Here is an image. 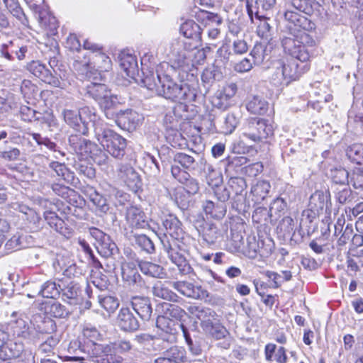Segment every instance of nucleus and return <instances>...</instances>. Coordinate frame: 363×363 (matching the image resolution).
<instances>
[{
    "mask_svg": "<svg viewBox=\"0 0 363 363\" xmlns=\"http://www.w3.org/2000/svg\"><path fill=\"white\" fill-rule=\"evenodd\" d=\"M95 137L101 145L115 158H122L125 152L126 140L101 124L94 127Z\"/></svg>",
    "mask_w": 363,
    "mask_h": 363,
    "instance_id": "39448f33",
    "label": "nucleus"
},
{
    "mask_svg": "<svg viewBox=\"0 0 363 363\" xmlns=\"http://www.w3.org/2000/svg\"><path fill=\"white\" fill-rule=\"evenodd\" d=\"M113 118L116 124L123 130L132 131L135 130L141 121V116L138 112L132 109L121 110L113 113Z\"/></svg>",
    "mask_w": 363,
    "mask_h": 363,
    "instance_id": "2eb2a0df",
    "label": "nucleus"
},
{
    "mask_svg": "<svg viewBox=\"0 0 363 363\" xmlns=\"http://www.w3.org/2000/svg\"><path fill=\"white\" fill-rule=\"evenodd\" d=\"M255 16L259 21L257 23L258 35L262 38H267L272 29V26L269 23L270 19L265 17H261L259 16L258 12H256Z\"/></svg>",
    "mask_w": 363,
    "mask_h": 363,
    "instance_id": "3c124183",
    "label": "nucleus"
},
{
    "mask_svg": "<svg viewBox=\"0 0 363 363\" xmlns=\"http://www.w3.org/2000/svg\"><path fill=\"white\" fill-rule=\"evenodd\" d=\"M62 284L60 293H62L64 300H67L69 304H76L80 294L79 286L74 281H69L65 284L63 281H60Z\"/></svg>",
    "mask_w": 363,
    "mask_h": 363,
    "instance_id": "cd10ccee",
    "label": "nucleus"
},
{
    "mask_svg": "<svg viewBox=\"0 0 363 363\" xmlns=\"http://www.w3.org/2000/svg\"><path fill=\"white\" fill-rule=\"evenodd\" d=\"M125 220L128 226L133 229H144L149 226L145 213L139 208L130 206L127 208Z\"/></svg>",
    "mask_w": 363,
    "mask_h": 363,
    "instance_id": "6ab92c4d",
    "label": "nucleus"
},
{
    "mask_svg": "<svg viewBox=\"0 0 363 363\" xmlns=\"http://www.w3.org/2000/svg\"><path fill=\"white\" fill-rule=\"evenodd\" d=\"M259 247L255 236H249L247 238V245L242 247V252L250 259L257 257L259 253Z\"/></svg>",
    "mask_w": 363,
    "mask_h": 363,
    "instance_id": "a18cd8bd",
    "label": "nucleus"
},
{
    "mask_svg": "<svg viewBox=\"0 0 363 363\" xmlns=\"http://www.w3.org/2000/svg\"><path fill=\"white\" fill-rule=\"evenodd\" d=\"M186 361V352L182 347H172L154 360V363H183Z\"/></svg>",
    "mask_w": 363,
    "mask_h": 363,
    "instance_id": "5701e85b",
    "label": "nucleus"
},
{
    "mask_svg": "<svg viewBox=\"0 0 363 363\" xmlns=\"http://www.w3.org/2000/svg\"><path fill=\"white\" fill-rule=\"evenodd\" d=\"M138 265L140 271L144 274L150 277L162 279L166 275L164 268L159 264L147 261H140Z\"/></svg>",
    "mask_w": 363,
    "mask_h": 363,
    "instance_id": "c85d7f7f",
    "label": "nucleus"
},
{
    "mask_svg": "<svg viewBox=\"0 0 363 363\" xmlns=\"http://www.w3.org/2000/svg\"><path fill=\"white\" fill-rule=\"evenodd\" d=\"M189 313L196 317L201 321L203 330L217 340L224 338L228 332L223 326L216 313L209 308L198 306H190L187 308Z\"/></svg>",
    "mask_w": 363,
    "mask_h": 363,
    "instance_id": "7ed1b4c3",
    "label": "nucleus"
},
{
    "mask_svg": "<svg viewBox=\"0 0 363 363\" xmlns=\"http://www.w3.org/2000/svg\"><path fill=\"white\" fill-rule=\"evenodd\" d=\"M3 1L10 13L16 18L21 20L24 13L18 0H3Z\"/></svg>",
    "mask_w": 363,
    "mask_h": 363,
    "instance_id": "bf43d9fd",
    "label": "nucleus"
},
{
    "mask_svg": "<svg viewBox=\"0 0 363 363\" xmlns=\"http://www.w3.org/2000/svg\"><path fill=\"white\" fill-rule=\"evenodd\" d=\"M89 356L95 363H124L123 357L117 355L114 347L108 344H93Z\"/></svg>",
    "mask_w": 363,
    "mask_h": 363,
    "instance_id": "9d476101",
    "label": "nucleus"
},
{
    "mask_svg": "<svg viewBox=\"0 0 363 363\" xmlns=\"http://www.w3.org/2000/svg\"><path fill=\"white\" fill-rule=\"evenodd\" d=\"M46 311L51 316L58 318L66 317L69 311L59 302H53L46 307Z\"/></svg>",
    "mask_w": 363,
    "mask_h": 363,
    "instance_id": "864d4df0",
    "label": "nucleus"
},
{
    "mask_svg": "<svg viewBox=\"0 0 363 363\" xmlns=\"http://www.w3.org/2000/svg\"><path fill=\"white\" fill-rule=\"evenodd\" d=\"M183 43L177 41L171 45L169 55V64L167 62L161 63L156 69V71L149 70L144 74L142 83L147 89L155 91L157 94L162 84L163 74L175 72L177 69L182 68L187 65L186 52L182 49Z\"/></svg>",
    "mask_w": 363,
    "mask_h": 363,
    "instance_id": "f257e3e1",
    "label": "nucleus"
},
{
    "mask_svg": "<svg viewBox=\"0 0 363 363\" xmlns=\"http://www.w3.org/2000/svg\"><path fill=\"white\" fill-rule=\"evenodd\" d=\"M94 62L97 64L101 62V65H99V68L104 71H108L111 66L110 58L104 53L96 55L94 56Z\"/></svg>",
    "mask_w": 363,
    "mask_h": 363,
    "instance_id": "774afa93",
    "label": "nucleus"
},
{
    "mask_svg": "<svg viewBox=\"0 0 363 363\" xmlns=\"http://www.w3.org/2000/svg\"><path fill=\"white\" fill-rule=\"evenodd\" d=\"M291 4L296 9L308 15L313 13L319 6L315 0H291Z\"/></svg>",
    "mask_w": 363,
    "mask_h": 363,
    "instance_id": "58836bf2",
    "label": "nucleus"
},
{
    "mask_svg": "<svg viewBox=\"0 0 363 363\" xmlns=\"http://www.w3.org/2000/svg\"><path fill=\"white\" fill-rule=\"evenodd\" d=\"M69 144L78 155L90 157L97 145L89 140L82 138L80 135H71L68 139Z\"/></svg>",
    "mask_w": 363,
    "mask_h": 363,
    "instance_id": "f3484780",
    "label": "nucleus"
},
{
    "mask_svg": "<svg viewBox=\"0 0 363 363\" xmlns=\"http://www.w3.org/2000/svg\"><path fill=\"white\" fill-rule=\"evenodd\" d=\"M85 95L95 100L104 109L107 118H113L111 109L118 104V100L104 84L91 82L85 87Z\"/></svg>",
    "mask_w": 363,
    "mask_h": 363,
    "instance_id": "0eeeda50",
    "label": "nucleus"
},
{
    "mask_svg": "<svg viewBox=\"0 0 363 363\" xmlns=\"http://www.w3.org/2000/svg\"><path fill=\"white\" fill-rule=\"evenodd\" d=\"M61 289V282L57 284L54 281L49 280L40 286L37 294L44 298H56L60 294Z\"/></svg>",
    "mask_w": 363,
    "mask_h": 363,
    "instance_id": "7c9ffc66",
    "label": "nucleus"
},
{
    "mask_svg": "<svg viewBox=\"0 0 363 363\" xmlns=\"http://www.w3.org/2000/svg\"><path fill=\"white\" fill-rule=\"evenodd\" d=\"M214 194L217 197L218 200L222 203H225L230 198V190L229 187H225L219 185L218 187H215Z\"/></svg>",
    "mask_w": 363,
    "mask_h": 363,
    "instance_id": "338daca9",
    "label": "nucleus"
},
{
    "mask_svg": "<svg viewBox=\"0 0 363 363\" xmlns=\"http://www.w3.org/2000/svg\"><path fill=\"white\" fill-rule=\"evenodd\" d=\"M152 294L155 296L170 301H177L179 297L172 291L169 289L161 281L157 282L152 287Z\"/></svg>",
    "mask_w": 363,
    "mask_h": 363,
    "instance_id": "f704fd0d",
    "label": "nucleus"
},
{
    "mask_svg": "<svg viewBox=\"0 0 363 363\" xmlns=\"http://www.w3.org/2000/svg\"><path fill=\"white\" fill-rule=\"evenodd\" d=\"M90 235L97 242L96 247L100 255L108 257L117 251V246L110 236L96 228L89 229Z\"/></svg>",
    "mask_w": 363,
    "mask_h": 363,
    "instance_id": "ddd939ff",
    "label": "nucleus"
},
{
    "mask_svg": "<svg viewBox=\"0 0 363 363\" xmlns=\"http://www.w3.org/2000/svg\"><path fill=\"white\" fill-rule=\"evenodd\" d=\"M58 342V338L53 336H49L43 343L39 345L37 354L38 359L43 356L56 354L54 352V349Z\"/></svg>",
    "mask_w": 363,
    "mask_h": 363,
    "instance_id": "4c0bfd02",
    "label": "nucleus"
},
{
    "mask_svg": "<svg viewBox=\"0 0 363 363\" xmlns=\"http://www.w3.org/2000/svg\"><path fill=\"white\" fill-rule=\"evenodd\" d=\"M133 240L139 247L147 253H152L155 252V245L152 241L145 235H134Z\"/></svg>",
    "mask_w": 363,
    "mask_h": 363,
    "instance_id": "09e8293b",
    "label": "nucleus"
},
{
    "mask_svg": "<svg viewBox=\"0 0 363 363\" xmlns=\"http://www.w3.org/2000/svg\"><path fill=\"white\" fill-rule=\"evenodd\" d=\"M174 160L186 169L191 167L195 162V159L192 156L183 152L176 154Z\"/></svg>",
    "mask_w": 363,
    "mask_h": 363,
    "instance_id": "680f3d73",
    "label": "nucleus"
},
{
    "mask_svg": "<svg viewBox=\"0 0 363 363\" xmlns=\"http://www.w3.org/2000/svg\"><path fill=\"white\" fill-rule=\"evenodd\" d=\"M255 65L262 64L267 57V46L262 43H256L250 52Z\"/></svg>",
    "mask_w": 363,
    "mask_h": 363,
    "instance_id": "c03bdc74",
    "label": "nucleus"
},
{
    "mask_svg": "<svg viewBox=\"0 0 363 363\" xmlns=\"http://www.w3.org/2000/svg\"><path fill=\"white\" fill-rule=\"evenodd\" d=\"M228 186L230 192L235 193V196L233 197V206L234 208H238L240 203L245 199V196L242 193L245 191L247 187L245 180L244 178L240 177H231L228 180Z\"/></svg>",
    "mask_w": 363,
    "mask_h": 363,
    "instance_id": "b1692460",
    "label": "nucleus"
},
{
    "mask_svg": "<svg viewBox=\"0 0 363 363\" xmlns=\"http://www.w3.org/2000/svg\"><path fill=\"white\" fill-rule=\"evenodd\" d=\"M90 281L101 291L106 289L108 286L107 277L99 271H91Z\"/></svg>",
    "mask_w": 363,
    "mask_h": 363,
    "instance_id": "5fc2aeb1",
    "label": "nucleus"
},
{
    "mask_svg": "<svg viewBox=\"0 0 363 363\" xmlns=\"http://www.w3.org/2000/svg\"><path fill=\"white\" fill-rule=\"evenodd\" d=\"M117 322L118 326L124 331H135L139 328V322L128 307H122L120 309Z\"/></svg>",
    "mask_w": 363,
    "mask_h": 363,
    "instance_id": "4be33fe9",
    "label": "nucleus"
},
{
    "mask_svg": "<svg viewBox=\"0 0 363 363\" xmlns=\"http://www.w3.org/2000/svg\"><path fill=\"white\" fill-rule=\"evenodd\" d=\"M171 74L169 72L167 74H163L162 84L158 94L181 105L184 101L194 100L196 94L194 90L186 83L174 82Z\"/></svg>",
    "mask_w": 363,
    "mask_h": 363,
    "instance_id": "423d86ee",
    "label": "nucleus"
},
{
    "mask_svg": "<svg viewBox=\"0 0 363 363\" xmlns=\"http://www.w3.org/2000/svg\"><path fill=\"white\" fill-rule=\"evenodd\" d=\"M274 129L267 121L259 118H252L247 121L243 135L253 142H259L272 135Z\"/></svg>",
    "mask_w": 363,
    "mask_h": 363,
    "instance_id": "6e6552de",
    "label": "nucleus"
},
{
    "mask_svg": "<svg viewBox=\"0 0 363 363\" xmlns=\"http://www.w3.org/2000/svg\"><path fill=\"white\" fill-rule=\"evenodd\" d=\"M160 240L164 252H167L171 261L177 266L180 273L182 274H190L192 268L184 255L180 250H178L176 242L173 240V242H171L169 238L166 235L161 238Z\"/></svg>",
    "mask_w": 363,
    "mask_h": 363,
    "instance_id": "1a4fd4ad",
    "label": "nucleus"
},
{
    "mask_svg": "<svg viewBox=\"0 0 363 363\" xmlns=\"http://www.w3.org/2000/svg\"><path fill=\"white\" fill-rule=\"evenodd\" d=\"M165 315L175 319H181L186 314L184 310L181 307L171 303H165L162 305Z\"/></svg>",
    "mask_w": 363,
    "mask_h": 363,
    "instance_id": "603ef678",
    "label": "nucleus"
},
{
    "mask_svg": "<svg viewBox=\"0 0 363 363\" xmlns=\"http://www.w3.org/2000/svg\"><path fill=\"white\" fill-rule=\"evenodd\" d=\"M171 286L183 296L194 299L202 298L206 293L201 286L194 285L193 283L186 281H173L171 283Z\"/></svg>",
    "mask_w": 363,
    "mask_h": 363,
    "instance_id": "aec40b11",
    "label": "nucleus"
},
{
    "mask_svg": "<svg viewBox=\"0 0 363 363\" xmlns=\"http://www.w3.org/2000/svg\"><path fill=\"white\" fill-rule=\"evenodd\" d=\"M82 333H83L84 337H86V339H88L91 342V345L89 346V349L88 351L89 354H90L91 345L93 344H96L95 342V341H96L99 339L101 335H100L99 332L98 331V330L95 327H93L91 325L85 326L83 329Z\"/></svg>",
    "mask_w": 363,
    "mask_h": 363,
    "instance_id": "052dcab7",
    "label": "nucleus"
},
{
    "mask_svg": "<svg viewBox=\"0 0 363 363\" xmlns=\"http://www.w3.org/2000/svg\"><path fill=\"white\" fill-rule=\"evenodd\" d=\"M118 177L132 189L138 188L140 183L138 174L129 164H121L118 169Z\"/></svg>",
    "mask_w": 363,
    "mask_h": 363,
    "instance_id": "a878e982",
    "label": "nucleus"
},
{
    "mask_svg": "<svg viewBox=\"0 0 363 363\" xmlns=\"http://www.w3.org/2000/svg\"><path fill=\"white\" fill-rule=\"evenodd\" d=\"M240 122L239 118L234 113H229L224 118L221 132L225 135L231 134Z\"/></svg>",
    "mask_w": 363,
    "mask_h": 363,
    "instance_id": "37998d69",
    "label": "nucleus"
},
{
    "mask_svg": "<svg viewBox=\"0 0 363 363\" xmlns=\"http://www.w3.org/2000/svg\"><path fill=\"white\" fill-rule=\"evenodd\" d=\"M183 185L184 189L191 195L196 194L199 189V185L197 180L187 174L186 178H182L180 182Z\"/></svg>",
    "mask_w": 363,
    "mask_h": 363,
    "instance_id": "4d7b16f0",
    "label": "nucleus"
},
{
    "mask_svg": "<svg viewBox=\"0 0 363 363\" xmlns=\"http://www.w3.org/2000/svg\"><path fill=\"white\" fill-rule=\"evenodd\" d=\"M89 198L100 212L106 213L109 210V206L107 203L106 199L96 190L91 189Z\"/></svg>",
    "mask_w": 363,
    "mask_h": 363,
    "instance_id": "a19ab883",
    "label": "nucleus"
},
{
    "mask_svg": "<svg viewBox=\"0 0 363 363\" xmlns=\"http://www.w3.org/2000/svg\"><path fill=\"white\" fill-rule=\"evenodd\" d=\"M121 274L123 281L133 290L141 291L146 287L145 282L133 262H123L121 264Z\"/></svg>",
    "mask_w": 363,
    "mask_h": 363,
    "instance_id": "f8f14e48",
    "label": "nucleus"
},
{
    "mask_svg": "<svg viewBox=\"0 0 363 363\" xmlns=\"http://www.w3.org/2000/svg\"><path fill=\"white\" fill-rule=\"evenodd\" d=\"M284 17L290 23L288 26L289 31L291 28L292 31L296 29V31L301 30L308 32L315 28L314 23L297 12L287 9L284 12Z\"/></svg>",
    "mask_w": 363,
    "mask_h": 363,
    "instance_id": "dca6fc26",
    "label": "nucleus"
},
{
    "mask_svg": "<svg viewBox=\"0 0 363 363\" xmlns=\"http://www.w3.org/2000/svg\"><path fill=\"white\" fill-rule=\"evenodd\" d=\"M90 157L99 165L106 164L108 160V156L98 146L94 150Z\"/></svg>",
    "mask_w": 363,
    "mask_h": 363,
    "instance_id": "0e129e2a",
    "label": "nucleus"
},
{
    "mask_svg": "<svg viewBox=\"0 0 363 363\" xmlns=\"http://www.w3.org/2000/svg\"><path fill=\"white\" fill-rule=\"evenodd\" d=\"M130 303L133 309L142 320L147 321L150 319L152 307L150 298L140 296H133Z\"/></svg>",
    "mask_w": 363,
    "mask_h": 363,
    "instance_id": "412c9836",
    "label": "nucleus"
},
{
    "mask_svg": "<svg viewBox=\"0 0 363 363\" xmlns=\"http://www.w3.org/2000/svg\"><path fill=\"white\" fill-rule=\"evenodd\" d=\"M88 111V108H83L79 111L65 110L62 114L65 121L69 125L79 133L86 135L87 133V127L85 121H82V115L85 114Z\"/></svg>",
    "mask_w": 363,
    "mask_h": 363,
    "instance_id": "a211bd4d",
    "label": "nucleus"
},
{
    "mask_svg": "<svg viewBox=\"0 0 363 363\" xmlns=\"http://www.w3.org/2000/svg\"><path fill=\"white\" fill-rule=\"evenodd\" d=\"M281 45L285 52L291 57L297 58L300 62H306L310 58L307 47L312 48L315 45V41L308 32L301 30L291 29L288 35L281 38Z\"/></svg>",
    "mask_w": 363,
    "mask_h": 363,
    "instance_id": "f03ea898",
    "label": "nucleus"
},
{
    "mask_svg": "<svg viewBox=\"0 0 363 363\" xmlns=\"http://www.w3.org/2000/svg\"><path fill=\"white\" fill-rule=\"evenodd\" d=\"M295 222L291 216H285L279 222L277 229L283 233L284 236L290 235L294 232Z\"/></svg>",
    "mask_w": 363,
    "mask_h": 363,
    "instance_id": "13d9d810",
    "label": "nucleus"
},
{
    "mask_svg": "<svg viewBox=\"0 0 363 363\" xmlns=\"http://www.w3.org/2000/svg\"><path fill=\"white\" fill-rule=\"evenodd\" d=\"M202 237L208 245H214L220 240L221 232L216 225L206 223L203 227Z\"/></svg>",
    "mask_w": 363,
    "mask_h": 363,
    "instance_id": "2f4dec72",
    "label": "nucleus"
},
{
    "mask_svg": "<svg viewBox=\"0 0 363 363\" xmlns=\"http://www.w3.org/2000/svg\"><path fill=\"white\" fill-rule=\"evenodd\" d=\"M180 33L186 38L191 39L193 41V43H188V42H184L182 40H179L182 43H183L182 49H184L186 52V58H188L189 56V51L186 49V45L187 44L189 45V49L191 48H196L198 45L199 42L201 41V29L199 24H197L193 20H186L184 21L180 26ZM179 41V40H174L172 45ZM189 65V59H187V65Z\"/></svg>",
    "mask_w": 363,
    "mask_h": 363,
    "instance_id": "9b49d317",
    "label": "nucleus"
},
{
    "mask_svg": "<svg viewBox=\"0 0 363 363\" xmlns=\"http://www.w3.org/2000/svg\"><path fill=\"white\" fill-rule=\"evenodd\" d=\"M28 70L43 82L54 86L61 87L62 83L57 76L53 74L45 65L40 61H32L27 65Z\"/></svg>",
    "mask_w": 363,
    "mask_h": 363,
    "instance_id": "4468645a",
    "label": "nucleus"
},
{
    "mask_svg": "<svg viewBox=\"0 0 363 363\" xmlns=\"http://www.w3.org/2000/svg\"><path fill=\"white\" fill-rule=\"evenodd\" d=\"M268 107V102L258 96H254L247 104V109L253 114L263 115L267 113Z\"/></svg>",
    "mask_w": 363,
    "mask_h": 363,
    "instance_id": "72a5a7b5",
    "label": "nucleus"
},
{
    "mask_svg": "<svg viewBox=\"0 0 363 363\" xmlns=\"http://www.w3.org/2000/svg\"><path fill=\"white\" fill-rule=\"evenodd\" d=\"M162 225L166 230L164 236L169 235L173 239L178 240L183 235L182 223L174 215L169 214L162 220Z\"/></svg>",
    "mask_w": 363,
    "mask_h": 363,
    "instance_id": "393cba45",
    "label": "nucleus"
},
{
    "mask_svg": "<svg viewBox=\"0 0 363 363\" xmlns=\"http://www.w3.org/2000/svg\"><path fill=\"white\" fill-rule=\"evenodd\" d=\"M298 62L299 60L294 57L277 61L274 64V72L272 76L274 84L288 85L291 82L298 79L308 69L306 64L301 66Z\"/></svg>",
    "mask_w": 363,
    "mask_h": 363,
    "instance_id": "20e7f679",
    "label": "nucleus"
},
{
    "mask_svg": "<svg viewBox=\"0 0 363 363\" xmlns=\"http://www.w3.org/2000/svg\"><path fill=\"white\" fill-rule=\"evenodd\" d=\"M333 182L337 184L345 185L349 184V173L342 167H335L331 169Z\"/></svg>",
    "mask_w": 363,
    "mask_h": 363,
    "instance_id": "8fccbe9b",
    "label": "nucleus"
},
{
    "mask_svg": "<svg viewBox=\"0 0 363 363\" xmlns=\"http://www.w3.org/2000/svg\"><path fill=\"white\" fill-rule=\"evenodd\" d=\"M253 65H255L253 61L250 58L245 57L235 64L234 69L240 73L247 72L252 69Z\"/></svg>",
    "mask_w": 363,
    "mask_h": 363,
    "instance_id": "69168bd1",
    "label": "nucleus"
},
{
    "mask_svg": "<svg viewBox=\"0 0 363 363\" xmlns=\"http://www.w3.org/2000/svg\"><path fill=\"white\" fill-rule=\"evenodd\" d=\"M120 65L126 75L134 78L138 71V66L135 56L132 55H125L121 57Z\"/></svg>",
    "mask_w": 363,
    "mask_h": 363,
    "instance_id": "473e14b6",
    "label": "nucleus"
},
{
    "mask_svg": "<svg viewBox=\"0 0 363 363\" xmlns=\"http://www.w3.org/2000/svg\"><path fill=\"white\" fill-rule=\"evenodd\" d=\"M44 217L45 220L52 228H54L57 232L62 233L65 222L56 213L53 211H45L44 213Z\"/></svg>",
    "mask_w": 363,
    "mask_h": 363,
    "instance_id": "de8ad7c7",
    "label": "nucleus"
},
{
    "mask_svg": "<svg viewBox=\"0 0 363 363\" xmlns=\"http://www.w3.org/2000/svg\"><path fill=\"white\" fill-rule=\"evenodd\" d=\"M100 306L108 313H113L119 306L118 299L112 296H98Z\"/></svg>",
    "mask_w": 363,
    "mask_h": 363,
    "instance_id": "49530a36",
    "label": "nucleus"
},
{
    "mask_svg": "<svg viewBox=\"0 0 363 363\" xmlns=\"http://www.w3.org/2000/svg\"><path fill=\"white\" fill-rule=\"evenodd\" d=\"M287 211V203L283 198H277L271 203L270 214L272 216L274 214L277 216L284 215Z\"/></svg>",
    "mask_w": 363,
    "mask_h": 363,
    "instance_id": "6e6d98bb",
    "label": "nucleus"
},
{
    "mask_svg": "<svg viewBox=\"0 0 363 363\" xmlns=\"http://www.w3.org/2000/svg\"><path fill=\"white\" fill-rule=\"evenodd\" d=\"M347 155L352 162L363 164V144L356 143L350 146Z\"/></svg>",
    "mask_w": 363,
    "mask_h": 363,
    "instance_id": "79ce46f5",
    "label": "nucleus"
},
{
    "mask_svg": "<svg viewBox=\"0 0 363 363\" xmlns=\"http://www.w3.org/2000/svg\"><path fill=\"white\" fill-rule=\"evenodd\" d=\"M243 244L242 234L239 232H235L231 233L230 239L227 241L225 248L232 253H237L242 251Z\"/></svg>",
    "mask_w": 363,
    "mask_h": 363,
    "instance_id": "ea45409f",
    "label": "nucleus"
},
{
    "mask_svg": "<svg viewBox=\"0 0 363 363\" xmlns=\"http://www.w3.org/2000/svg\"><path fill=\"white\" fill-rule=\"evenodd\" d=\"M271 185L269 182L265 180L258 181L251 189L253 196L256 201L260 202L263 201L269 194Z\"/></svg>",
    "mask_w": 363,
    "mask_h": 363,
    "instance_id": "c9c22d12",
    "label": "nucleus"
},
{
    "mask_svg": "<svg viewBox=\"0 0 363 363\" xmlns=\"http://www.w3.org/2000/svg\"><path fill=\"white\" fill-rule=\"evenodd\" d=\"M23 350V345L21 342H17L10 340L6 342L5 345L0 350V354L4 359H13L18 357Z\"/></svg>",
    "mask_w": 363,
    "mask_h": 363,
    "instance_id": "c756f323",
    "label": "nucleus"
},
{
    "mask_svg": "<svg viewBox=\"0 0 363 363\" xmlns=\"http://www.w3.org/2000/svg\"><path fill=\"white\" fill-rule=\"evenodd\" d=\"M206 178L208 184L212 188L218 187L223 182V176L220 172L216 170L211 164H206L204 167Z\"/></svg>",
    "mask_w": 363,
    "mask_h": 363,
    "instance_id": "e433bc0d",
    "label": "nucleus"
},
{
    "mask_svg": "<svg viewBox=\"0 0 363 363\" xmlns=\"http://www.w3.org/2000/svg\"><path fill=\"white\" fill-rule=\"evenodd\" d=\"M8 329L14 337H21L22 339H28L30 337V331L28 323L23 318H17L11 320Z\"/></svg>",
    "mask_w": 363,
    "mask_h": 363,
    "instance_id": "bb28decb",
    "label": "nucleus"
},
{
    "mask_svg": "<svg viewBox=\"0 0 363 363\" xmlns=\"http://www.w3.org/2000/svg\"><path fill=\"white\" fill-rule=\"evenodd\" d=\"M350 182L354 189L363 191V171L357 169L352 172Z\"/></svg>",
    "mask_w": 363,
    "mask_h": 363,
    "instance_id": "e2e57ef3",
    "label": "nucleus"
}]
</instances>
